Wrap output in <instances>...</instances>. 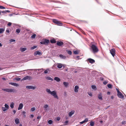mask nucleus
Listing matches in <instances>:
<instances>
[{
    "instance_id": "f257e3e1",
    "label": "nucleus",
    "mask_w": 126,
    "mask_h": 126,
    "mask_svg": "<svg viewBox=\"0 0 126 126\" xmlns=\"http://www.w3.org/2000/svg\"><path fill=\"white\" fill-rule=\"evenodd\" d=\"M46 91L49 94H51L54 97L57 99H59V97L58 96L55 91H54L51 92L50 90L49 89H47Z\"/></svg>"
},
{
    "instance_id": "f03ea898",
    "label": "nucleus",
    "mask_w": 126,
    "mask_h": 126,
    "mask_svg": "<svg viewBox=\"0 0 126 126\" xmlns=\"http://www.w3.org/2000/svg\"><path fill=\"white\" fill-rule=\"evenodd\" d=\"M91 48L93 53H97L98 51V49L97 47L94 44L92 45Z\"/></svg>"
},
{
    "instance_id": "7ed1b4c3",
    "label": "nucleus",
    "mask_w": 126,
    "mask_h": 126,
    "mask_svg": "<svg viewBox=\"0 0 126 126\" xmlns=\"http://www.w3.org/2000/svg\"><path fill=\"white\" fill-rule=\"evenodd\" d=\"M2 90L4 91L10 93L14 92H15V90L14 89L3 88Z\"/></svg>"
},
{
    "instance_id": "20e7f679",
    "label": "nucleus",
    "mask_w": 126,
    "mask_h": 126,
    "mask_svg": "<svg viewBox=\"0 0 126 126\" xmlns=\"http://www.w3.org/2000/svg\"><path fill=\"white\" fill-rule=\"evenodd\" d=\"M49 43V40L45 39L43 40L40 43L41 44H44L45 45H47Z\"/></svg>"
},
{
    "instance_id": "39448f33",
    "label": "nucleus",
    "mask_w": 126,
    "mask_h": 126,
    "mask_svg": "<svg viewBox=\"0 0 126 126\" xmlns=\"http://www.w3.org/2000/svg\"><path fill=\"white\" fill-rule=\"evenodd\" d=\"M53 22L57 25L60 26L63 25V23L61 22L58 21L56 19H53L52 20Z\"/></svg>"
},
{
    "instance_id": "423d86ee",
    "label": "nucleus",
    "mask_w": 126,
    "mask_h": 126,
    "mask_svg": "<svg viewBox=\"0 0 126 126\" xmlns=\"http://www.w3.org/2000/svg\"><path fill=\"white\" fill-rule=\"evenodd\" d=\"M117 92L118 93L117 95L119 97L122 98H123L124 97V96L118 90H117Z\"/></svg>"
},
{
    "instance_id": "0eeeda50",
    "label": "nucleus",
    "mask_w": 126,
    "mask_h": 126,
    "mask_svg": "<svg viewBox=\"0 0 126 126\" xmlns=\"http://www.w3.org/2000/svg\"><path fill=\"white\" fill-rule=\"evenodd\" d=\"M115 50L114 48H112L110 50V52L112 56L114 57L115 55Z\"/></svg>"
},
{
    "instance_id": "6e6552de",
    "label": "nucleus",
    "mask_w": 126,
    "mask_h": 126,
    "mask_svg": "<svg viewBox=\"0 0 126 126\" xmlns=\"http://www.w3.org/2000/svg\"><path fill=\"white\" fill-rule=\"evenodd\" d=\"M32 79V78L30 76H27L24 77L22 80H26L28 79L29 80H31V79Z\"/></svg>"
},
{
    "instance_id": "1a4fd4ad",
    "label": "nucleus",
    "mask_w": 126,
    "mask_h": 126,
    "mask_svg": "<svg viewBox=\"0 0 126 126\" xmlns=\"http://www.w3.org/2000/svg\"><path fill=\"white\" fill-rule=\"evenodd\" d=\"M56 44L57 46H61L63 44V42L58 41Z\"/></svg>"
},
{
    "instance_id": "9d476101",
    "label": "nucleus",
    "mask_w": 126,
    "mask_h": 126,
    "mask_svg": "<svg viewBox=\"0 0 126 126\" xmlns=\"http://www.w3.org/2000/svg\"><path fill=\"white\" fill-rule=\"evenodd\" d=\"M26 88L28 89H35V87L32 86H26Z\"/></svg>"
},
{
    "instance_id": "9b49d317",
    "label": "nucleus",
    "mask_w": 126,
    "mask_h": 126,
    "mask_svg": "<svg viewBox=\"0 0 126 126\" xmlns=\"http://www.w3.org/2000/svg\"><path fill=\"white\" fill-rule=\"evenodd\" d=\"M42 54V53L39 51H36L34 53V55L35 56H36L37 55H41Z\"/></svg>"
},
{
    "instance_id": "f8f14e48",
    "label": "nucleus",
    "mask_w": 126,
    "mask_h": 126,
    "mask_svg": "<svg viewBox=\"0 0 126 126\" xmlns=\"http://www.w3.org/2000/svg\"><path fill=\"white\" fill-rule=\"evenodd\" d=\"M87 60L90 63H92L95 62V61L94 60L91 58L88 59H87Z\"/></svg>"
},
{
    "instance_id": "ddd939ff",
    "label": "nucleus",
    "mask_w": 126,
    "mask_h": 126,
    "mask_svg": "<svg viewBox=\"0 0 126 126\" xmlns=\"http://www.w3.org/2000/svg\"><path fill=\"white\" fill-rule=\"evenodd\" d=\"M23 107V105L22 103H20L19 106V107L18 108V110H20L22 109Z\"/></svg>"
},
{
    "instance_id": "4468645a",
    "label": "nucleus",
    "mask_w": 126,
    "mask_h": 126,
    "mask_svg": "<svg viewBox=\"0 0 126 126\" xmlns=\"http://www.w3.org/2000/svg\"><path fill=\"white\" fill-rule=\"evenodd\" d=\"M79 88V87L78 86H75L74 88V91L76 92H78V89Z\"/></svg>"
},
{
    "instance_id": "2eb2a0df",
    "label": "nucleus",
    "mask_w": 126,
    "mask_h": 126,
    "mask_svg": "<svg viewBox=\"0 0 126 126\" xmlns=\"http://www.w3.org/2000/svg\"><path fill=\"white\" fill-rule=\"evenodd\" d=\"M48 107V105L47 104L45 105L44 106V110L45 111H46L48 110L47 108Z\"/></svg>"
},
{
    "instance_id": "dca6fc26",
    "label": "nucleus",
    "mask_w": 126,
    "mask_h": 126,
    "mask_svg": "<svg viewBox=\"0 0 126 126\" xmlns=\"http://www.w3.org/2000/svg\"><path fill=\"white\" fill-rule=\"evenodd\" d=\"M75 111L74 110H72L70 112H69V116H71L74 113Z\"/></svg>"
},
{
    "instance_id": "f3484780",
    "label": "nucleus",
    "mask_w": 126,
    "mask_h": 126,
    "mask_svg": "<svg viewBox=\"0 0 126 126\" xmlns=\"http://www.w3.org/2000/svg\"><path fill=\"white\" fill-rule=\"evenodd\" d=\"M98 97L99 99H100L101 100H102L103 99L102 98V96L101 93H100V94H98Z\"/></svg>"
},
{
    "instance_id": "a211bd4d",
    "label": "nucleus",
    "mask_w": 126,
    "mask_h": 126,
    "mask_svg": "<svg viewBox=\"0 0 126 126\" xmlns=\"http://www.w3.org/2000/svg\"><path fill=\"white\" fill-rule=\"evenodd\" d=\"M50 42L52 44L55 43H56V40L54 39H53L50 40Z\"/></svg>"
},
{
    "instance_id": "6ab92c4d",
    "label": "nucleus",
    "mask_w": 126,
    "mask_h": 126,
    "mask_svg": "<svg viewBox=\"0 0 126 126\" xmlns=\"http://www.w3.org/2000/svg\"><path fill=\"white\" fill-rule=\"evenodd\" d=\"M54 80L57 82H59L60 81V79L58 77H55L54 78Z\"/></svg>"
},
{
    "instance_id": "aec40b11",
    "label": "nucleus",
    "mask_w": 126,
    "mask_h": 126,
    "mask_svg": "<svg viewBox=\"0 0 126 126\" xmlns=\"http://www.w3.org/2000/svg\"><path fill=\"white\" fill-rule=\"evenodd\" d=\"M15 122L16 124H18L19 122V119L18 118H17L15 119Z\"/></svg>"
},
{
    "instance_id": "412c9836",
    "label": "nucleus",
    "mask_w": 126,
    "mask_h": 126,
    "mask_svg": "<svg viewBox=\"0 0 126 126\" xmlns=\"http://www.w3.org/2000/svg\"><path fill=\"white\" fill-rule=\"evenodd\" d=\"M63 84L64 85V86L66 87H67L68 83V82H63Z\"/></svg>"
},
{
    "instance_id": "4be33fe9",
    "label": "nucleus",
    "mask_w": 126,
    "mask_h": 126,
    "mask_svg": "<svg viewBox=\"0 0 126 126\" xmlns=\"http://www.w3.org/2000/svg\"><path fill=\"white\" fill-rule=\"evenodd\" d=\"M1 12V13H2L3 14H5L7 13H10V11L9 10H5V11H3Z\"/></svg>"
},
{
    "instance_id": "5701e85b",
    "label": "nucleus",
    "mask_w": 126,
    "mask_h": 126,
    "mask_svg": "<svg viewBox=\"0 0 126 126\" xmlns=\"http://www.w3.org/2000/svg\"><path fill=\"white\" fill-rule=\"evenodd\" d=\"M62 64H61V63H59V64H58L57 65V67L58 68H62Z\"/></svg>"
},
{
    "instance_id": "b1692460",
    "label": "nucleus",
    "mask_w": 126,
    "mask_h": 126,
    "mask_svg": "<svg viewBox=\"0 0 126 126\" xmlns=\"http://www.w3.org/2000/svg\"><path fill=\"white\" fill-rule=\"evenodd\" d=\"M59 56L61 58L63 59H65L66 58V57L65 56H64L62 54L60 55Z\"/></svg>"
},
{
    "instance_id": "393cba45",
    "label": "nucleus",
    "mask_w": 126,
    "mask_h": 126,
    "mask_svg": "<svg viewBox=\"0 0 126 126\" xmlns=\"http://www.w3.org/2000/svg\"><path fill=\"white\" fill-rule=\"evenodd\" d=\"M90 125L91 126H94V123L92 121H90Z\"/></svg>"
},
{
    "instance_id": "a878e982",
    "label": "nucleus",
    "mask_w": 126,
    "mask_h": 126,
    "mask_svg": "<svg viewBox=\"0 0 126 126\" xmlns=\"http://www.w3.org/2000/svg\"><path fill=\"white\" fill-rule=\"evenodd\" d=\"M5 31V29L3 28L0 29V33H3Z\"/></svg>"
},
{
    "instance_id": "bb28decb",
    "label": "nucleus",
    "mask_w": 126,
    "mask_h": 126,
    "mask_svg": "<svg viewBox=\"0 0 126 126\" xmlns=\"http://www.w3.org/2000/svg\"><path fill=\"white\" fill-rule=\"evenodd\" d=\"M46 78L47 80H53V79H52L51 78L49 77H46Z\"/></svg>"
},
{
    "instance_id": "cd10ccee",
    "label": "nucleus",
    "mask_w": 126,
    "mask_h": 126,
    "mask_svg": "<svg viewBox=\"0 0 126 126\" xmlns=\"http://www.w3.org/2000/svg\"><path fill=\"white\" fill-rule=\"evenodd\" d=\"M27 50V48L26 47L21 48V50L22 52H24Z\"/></svg>"
},
{
    "instance_id": "c85d7f7f",
    "label": "nucleus",
    "mask_w": 126,
    "mask_h": 126,
    "mask_svg": "<svg viewBox=\"0 0 126 126\" xmlns=\"http://www.w3.org/2000/svg\"><path fill=\"white\" fill-rule=\"evenodd\" d=\"M14 103L13 102H12L11 103V104L10 105V107L12 109L14 108Z\"/></svg>"
},
{
    "instance_id": "c756f323",
    "label": "nucleus",
    "mask_w": 126,
    "mask_h": 126,
    "mask_svg": "<svg viewBox=\"0 0 126 126\" xmlns=\"http://www.w3.org/2000/svg\"><path fill=\"white\" fill-rule=\"evenodd\" d=\"M2 110L4 111H6V110H8V109L6 108L5 107H2Z\"/></svg>"
},
{
    "instance_id": "7c9ffc66",
    "label": "nucleus",
    "mask_w": 126,
    "mask_h": 126,
    "mask_svg": "<svg viewBox=\"0 0 126 126\" xmlns=\"http://www.w3.org/2000/svg\"><path fill=\"white\" fill-rule=\"evenodd\" d=\"M20 30L19 29H16V32L18 33H19L20 32Z\"/></svg>"
},
{
    "instance_id": "2f4dec72",
    "label": "nucleus",
    "mask_w": 126,
    "mask_h": 126,
    "mask_svg": "<svg viewBox=\"0 0 126 126\" xmlns=\"http://www.w3.org/2000/svg\"><path fill=\"white\" fill-rule=\"evenodd\" d=\"M53 121L51 120H49L48 121V123L50 124H51L52 123Z\"/></svg>"
},
{
    "instance_id": "473e14b6",
    "label": "nucleus",
    "mask_w": 126,
    "mask_h": 126,
    "mask_svg": "<svg viewBox=\"0 0 126 126\" xmlns=\"http://www.w3.org/2000/svg\"><path fill=\"white\" fill-rule=\"evenodd\" d=\"M36 36V34H34L31 36V37L32 38H34Z\"/></svg>"
},
{
    "instance_id": "72a5a7b5",
    "label": "nucleus",
    "mask_w": 126,
    "mask_h": 126,
    "mask_svg": "<svg viewBox=\"0 0 126 126\" xmlns=\"http://www.w3.org/2000/svg\"><path fill=\"white\" fill-rule=\"evenodd\" d=\"M91 87H92V89H96V86L95 85H92L91 86Z\"/></svg>"
},
{
    "instance_id": "f704fd0d",
    "label": "nucleus",
    "mask_w": 126,
    "mask_h": 126,
    "mask_svg": "<svg viewBox=\"0 0 126 126\" xmlns=\"http://www.w3.org/2000/svg\"><path fill=\"white\" fill-rule=\"evenodd\" d=\"M108 87L109 88H111L112 87V85L110 84H108L107 85Z\"/></svg>"
},
{
    "instance_id": "c9c22d12",
    "label": "nucleus",
    "mask_w": 126,
    "mask_h": 126,
    "mask_svg": "<svg viewBox=\"0 0 126 126\" xmlns=\"http://www.w3.org/2000/svg\"><path fill=\"white\" fill-rule=\"evenodd\" d=\"M37 47V46H34L33 47H32L31 48V49L32 50H33L35 48H36Z\"/></svg>"
},
{
    "instance_id": "e433bc0d",
    "label": "nucleus",
    "mask_w": 126,
    "mask_h": 126,
    "mask_svg": "<svg viewBox=\"0 0 126 126\" xmlns=\"http://www.w3.org/2000/svg\"><path fill=\"white\" fill-rule=\"evenodd\" d=\"M4 106H5V107L6 108H7L8 109H9V106H8V105L7 104H5V105Z\"/></svg>"
},
{
    "instance_id": "4c0bfd02",
    "label": "nucleus",
    "mask_w": 126,
    "mask_h": 126,
    "mask_svg": "<svg viewBox=\"0 0 126 126\" xmlns=\"http://www.w3.org/2000/svg\"><path fill=\"white\" fill-rule=\"evenodd\" d=\"M35 110V107H33L31 109V110L32 111H34Z\"/></svg>"
},
{
    "instance_id": "58836bf2",
    "label": "nucleus",
    "mask_w": 126,
    "mask_h": 126,
    "mask_svg": "<svg viewBox=\"0 0 126 126\" xmlns=\"http://www.w3.org/2000/svg\"><path fill=\"white\" fill-rule=\"evenodd\" d=\"M6 8L0 5V9H5Z\"/></svg>"
},
{
    "instance_id": "ea45409f",
    "label": "nucleus",
    "mask_w": 126,
    "mask_h": 126,
    "mask_svg": "<svg viewBox=\"0 0 126 126\" xmlns=\"http://www.w3.org/2000/svg\"><path fill=\"white\" fill-rule=\"evenodd\" d=\"M68 53L69 55H71L72 54V52L71 51H68L67 52Z\"/></svg>"
},
{
    "instance_id": "a19ab883",
    "label": "nucleus",
    "mask_w": 126,
    "mask_h": 126,
    "mask_svg": "<svg viewBox=\"0 0 126 126\" xmlns=\"http://www.w3.org/2000/svg\"><path fill=\"white\" fill-rule=\"evenodd\" d=\"M74 53L75 54H77L78 53V51L77 50H76L74 51Z\"/></svg>"
},
{
    "instance_id": "79ce46f5",
    "label": "nucleus",
    "mask_w": 126,
    "mask_h": 126,
    "mask_svg": "<svg viewBox=\"0 0 126 126\" xmlns=\"http://www.w3.org/2000/svg\"><path fill=\"white\" fill-rule=\"evenodd\" d=\"M126 121H123L122 122V124L123 125L125 124H126Z\"/></svg>"
},
{
    "instance_id": "37998d69",
    "label": "nucleus",
    "mask_w": 126,
    "mask_h": 126,
    "mask_svg": "<svg viewBox=\"0 0 126 126\" xmlns=\"http://www.w3.org/2000/svg\"><path fill=\"white\" fill-rule=\"evenodd\" d=\"M15 83H13V82L9 83V84H11V85H12L14 86V85H15L14 84Z\"/></svg>"
},
{
    "instance_id": "c03bdc74",
    "label": "nucleus",
    "mask_w": 126,
    "mask_h": 126,
    "mask_svg": "<svg viewBox=\"0 0 126 126\" xmlns=\"http://www.w3.org/2000/svg\"><path fill=\"white\" fill-rule=\"evenodd\" d=\"M108 82L107 81H105L103 82V83L104 85H106L108 83Z\"/></svg>"
},
{
    "instance_id": "a18cd8bd",
    "label": "nucleus",
    "mask_w": 126,
    "mask_h": 126,
    "mask_svg": "<svg viewBox=\"0 0 126 126\" xmlns=\"http://www.w3.org/2000/svg\"><path fill=\"white\" fill-rule=\"evenodd\" d=\"M48 72V71L47 70H45L44 71V73L45 74L47 73Z\"/></svg>"
},
{
    "instance_id": "49530a36",
    "label": "nucleus",
    "mask_w": 126,
    "mask_h": 126,
    "mask_svg": "<svg viewBox=\"0 0 126 126\" xmlns=\"http://www.w3.org/2000/svg\"><path fill=\"white\" fill-rule=\"evenodd\" d=\"M88 95L90 96H92V95L91 93H88Z\"/></svg>"
},
{
    "instance_id": "de8ad7c7",
    "label": "nucleus",
    "mask_w": 126,
    "mask_h": 126,
    "mask_svg": "<svg viewBox=\"0 0 126 126\" xmlns=\"http://www.w3.org/2000/svg\"><path fill=\"white\" fill-rule=\"evenodd\" d=\"M84 121H85V122H87L88 121V118H86L84 120Z\"/></svg>"
},
{
    "instance_id": "09e8293b",
    "label": "nucleus",
    "mask_w": 126,
    "mask_h": 126,
    "mask_svg": "<svg viewBox=\"0 0 126 126\" xmlns=\"http://www.w3.org/2000/svg\"><path fill=\"white\" fill-rule=\"evenodd\" d=\"M12 24V23L11 22H9L7 24V25L8 26H10Z\"/></svg>"
},
{
    "instance_id": "8fccbe9b",
    "label": "nucleus",
    "mask_w": 126,
    "mask_h": 126,
    "mask_svg": "<svg viewBox=\"0 0 126 126\" xmlns=\"http://www.w3.org/2000/svg\"><path fill=\"white\" fill-rule=\"evenodd\" d=\"M14 86H18V84L16 83H15L14 84Z\"/></svg>"
},
{
    "instance_id": "3c124183",
    "label": "nucleus",
    "mask_w": 126,
    "mask_h": 126,
    "mask_svg": "<svg viewBox=\"0 0 126 126\" xmlns=\"http://www.w3.org/2000/svg\"><path fill=\"white\" fill-rule=\"evenodd\" d=\"M15 41V40L14 39H11V40H10V41L11 42H14Z\"/></svg>"
},
{
    "instance_id": "603ef678",
    "label": "nucleus",
    "mask_w": 126,
    "mask_h": 126,
    "mask_svg": "<svg viewBox=\"0 0 126 126\" xmlns=\"http://www.w3.org/2000/svg\"><path fill=\"white\" fill-rule=\"evenodd\" d=\"M60 118L59 117H57V121H59L60 120Z\"/></svg>"
},
{
    "instance_id": "864d4df0",
    "label": "nucleus",
    "mask_w": 126,
    "mask_h": 126,
    "mask_svg": "<svg viewBox=\"0 0 126 126\" xmlns=\"http://www.w3.org/2000/svg\"><path fill=\"white\" fill-rule=\"evenodd\" d=\"M13 113H14V114H15L16 112V111L15 110H13Z\"/></svg>"
},
{
    "instance_id": "5fc2aeb1",
    "label": "nucleus",
    "mask_w": 126,
    "mask_h": 126,
    "mask_svg": "<svg viewBox=\"0 0 126 126\" xmlns=\"http://www.w3.org/2000/svg\"><path fill=\"white\" fill-rule=\"evenodd\" d=\"M41 117V116H38L37 117V119H40Z\"/></svg>"
},
{
    "instance_id": "6e6d98bb",
    "label": "nucleus",
    "mask_w": 126,
    "mask_h": 126,
    "mask_svg": "<svg viewBox=\"0 0 126 126\" xmlns=\"http://www.w3.org/2000/svg\"><path fill=\"white\" fill-rule=\"evenodd\" d=\"M85 121H83L81 122H80V123L81 124H82L83 123H85Z\"/></svg>"
},
{
    "instance_id": "4d7b16f0",
    "label": "nucleus",
    "mask_w": 126,
    "mask_h": 126,
    "mask_svg": "<svg viewBox=\"0 0 126 126\" xmlns=\"http://www.w3.org/2000/svg\"><path fill=\"white\" fill-rule=\"evenodd\" d=\"M68 123V121H66L65 122V125H66L67 123Z\"/></svg>"
},
{
    "instance_id": "13d9d810",
    "label": "nucleus",
    "mask_w": 126,
    "mask_h": 126,
    "mask_svg": "<svg viewBox=\"0 0 126 126\" xmlns=\"http://www.w3.org/2000/svg\"><path fill=\"white\" fill-rule=\"evenodd\" d=\"M6 32H7L8 33H9V32H10V31H9V30H6Z\"/></svg>"
},
{
    "instance_id": "bf43d9fd",
    "label": "nucleus",
    "mask_w": 126,
    "mask_h": 126,
    "mask_svg": "<svg viewBox=\"0 0 126 126\" xmlns=\"http://www.w3.org/2000/svg\"><path fill=\"white\" fill-rule=\"evenodd\" d=\"M26 113V112L24 111L22 112V114L23 115L25 114Z\"/></svg>"
},
{
    "instance_id": "052dcab7",
    "label": "nucleus",
    "mask_w": 126,
    "mask_h": 126,
    "mask_svg": "<svg viewBox=\"0 0 126 126\" xmlns=\"http://www.w3.org/2000/svg\"><path fill=\"white\" fill-rule=\"evenodd\" d=\"M2 79L3 80H5L6 79L4 78H2Z\"/></svg>"
},
{
    "instance_id": "680f3d73",
    "label": "nucleus",
    "mask_w": 126,
    "mask_h": 126,
    "mask_svg": "<svg viewBox=\"0 0 126 126\" xmlns=\"http://www.w3.org/2000/svg\"><path fill=\"white\" fill-rule=\"evenodd\" d=\"M31 117L33 118L34 117V115L32 114L31 115Z\"/></svg>"
},
{
    "instance_id": "e2e57ef3",
    "label": "nucleus",
    "mask_w": 126,
    "mask_h": 126,
    "mask_svg": "<svg viewBox=\"0 0 126 126\" xmlns=\"http://www.w3.org/2000/svg\"><path fill=\"white\" fill-rule=\"evenodd\" d=\"M110 94V92H108L107 93V94Z\"/></svg>"
},
{
    "instance_id": "0e129e2a",
    "label": "nucleus",
    "mask_w": 126,
    "mask_h": 126,
    "mask_svg": "<svg viewBox=\"0 0 126 126\" xmlns=\"http://www.w3.org/2000/svg\"><path fill=\"white\" fill-rule=\"evenodd\" d=\"M79 56H77V59H79Z\"/></svg>"
},
{
    "instance_id": "69168bd1",
    "label": "nucleus",
    "mask_w": 126,
    "mask_h": 126,
    "mask_svg": "<svg viewBox=\"0 0 126 126\" xmlns=\"http://www.w3.org/2000/svg\"><path fill=\"white\" fill-rule=\"evenodd\" d=\"M23 117L24 118H25L26 117V115L25 114L24 115Z\"/></svg>"
},
{
    "instance_id": "338daca9",
    "label": "nucleus",
    "mask_w": 126,
    "mask_h": 126,
    "mask_svg": "<svg viewBox=\"0 0 126 126\" xmlns=\"http://www.w3.org/2000/svg\"><path fill=\"white\" fill-rule=\"evenodd\" d=\"M2 46V45L0 43V47H1Z\"/></svg>"
},
{
    "instance_id": "774afa93",
    "label": "nucleus",
    "mask_w": 126,
    "mask_h": 126,
    "mask_svg": "<svg viewBox=\"0 0 126 126\" xmlns=\"http://www.w3.org/2000/svg\"><path fill=\"white\" fill-rule=\"evenodd\" d=\"M19 126H22V125L21 124L19 125Z\"/></svg>"
}]
</instances>
